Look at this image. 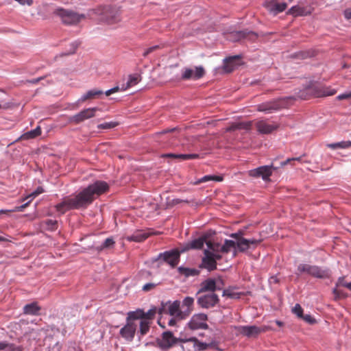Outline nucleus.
Masks as SVG:
<instances>
[{
    "label": "nucleus",
    "mask_w": 351,
    "mask_h": 351,
    "mask_svg": "<svg viewBox=\"0 0 351 351\" xmlns=\"http://www.w3.org/2000/svg\"><path fill=\"white\" fill-rule=\"evenodd\" d=\"M278 124L269 123L265 120H260L256 123V128L260 134H268L278 128Z\"/></svg>",
    "instance_id": "aec40b11"
},
{
    "label": "nucleus",
    "mask_w": 351,
    "mask_h": 351,
    "mask_svg": "<svg viewBox=\"0 0 351 351\" xmlns=\"http://www.w3.org/2000/svg\"><path fill=\"white\" fill-rule=\"evenodd\" d=\"M267 330V326H243L240 327L241 333L247 337H257L260 333L266 332Z\"/></svg>",
    "instance_id": "dca6fc26"
},
{
    "label": "nucleus",
    "mask_w": 351,
    "mask_h": 351,
    "mask_svg": "<svg viewBox=\"0 0 351 351\" xmlns=\"http://www.w3.org/2000/svg\"><path fill=\"white\" fill-rule=\"evenodd\" d=\"M204 74L205 71L202 66H195L194 69L184 67L182 70L181 79L184 80H199Z\"/></svg>",
    "instance_id": "1a4fd4ad"
},
{
    "label": "nucleus",
    "mask_w": 351,
    "mask_h": 351,
    "mask_svg": "<svg viewBox=\"0 0 351 351\" xmlns=\"http://www.w3.org/2000/svg\"><path fill=\"white\" fill-rule=\"evenodd\" d=\"M223 296H227L230 298H239L240 293L233 291L230 289H225L223 291Z\"/></svg>",
    "instance_id": "37998d69"
},
{
    "label": "nucleus",
    "mask_w": 351,
    "mask_h": 351,
    "mask_svg": "<svg viewBox=\"0 0 351 351\" xmlns=\"http://www.w3.org/2000/svg\"><path fill=\"white\" fill-rule=\"evenodd\" d=\"M206 239L204 237H200L195 239L190 242L184 244L180 249V252H184L189 250H199L202 249L204 243H207Z\"/></svg>",
    "instance_id": "a211bd4d"
},
{
    "label": "nucleus",
    "mask_w": 351,
    "mask_h": 351,
    "mask_svg": "<svg viewBox=\"0 0 351 351\" xmlns=\"http://www.w3.org/2000/svg\"><path fill=\"white\" fill-rule=\"evenodd\" d=\"M149 236V233L143 230H136L131 235L126 237V239L129 241L142 242Z\"/></svg>",
    "instance_id": "5701e85b"
},
{
    "label": "nucleus",
    "mask_w": 351,
    "mask_h": 351,
    "mask_svg": "<svg viewBox=\"0 0 351 351\" xmlns=\"http://www.w3.org/2000/svg\"><path fill=\"white\" fill-rule=\"evenodd\" d=\"M264 5L269 12L275 15L283 12L287 7L286 3H279L276 0L267 1Z\"/></svg>",
    "instance_id": "6ab92c4d"
},
{
    "label": "nucleus",
    "mask_w": 351,
    "mask_h": 351,
    "mask_svg": "<svg viewBox=\"0 0 351 351\" xmlns=\"http://www.w3.org/2000/svg\"><path fill=\"white\" fill-rule=\"evenodd\" d=\"M40 307L38 306L37 303L32 302L28 304H26L23 307V312L25 314L27 315H37L38 311H40Z\"/></svg>",
    "instance_id": "7c9ffc66"
},
{
    "label": "nucleus",
    "mask_w": 351,
    "mask_h": 351,
    "mask_svg": "<svg viewBox=\"0 0 351 351\" xmlns=\"http://www.w3.org/2000/svg\"><path fill=\"white\" fill-rule=\"evenodd\" d=\"M278 167H274L273 164L270 165H263L257 168L248 171L247 174L249 176L254 178H261L265 182L270 180V177L273 171L277 170Z\"/></svg>",
    "instance_id": "0eeeda50"
},
{
    "label": "nucleus",
    "mask_w": 351,
    "mask_h": 351,
    "mask_svg": "<svg viewBox=\"0 0 351 351\" xmlns=\"http://www.w3.org/2000/svg\"><path fill=\"white\" fill-rule=\"evenodd\" d=\"M140 332L142 335H145L147 333L149 329V322L146 319L141 320L139 322Z\"/></svg>",
    "instance_id": "4c0bfd02"
},
{
    "label": "nucleus",
    "mask_w": 351,
    "mask_h": 351,
    "mask_svg": "<svg viewBox=\"0 0 351 351\" xmlns=\"http://www.w3.org/2000/svg\"><path fill=\"white\" fill-rule=\"evenodd\" d=\"M221 287L217 286V282L214 278H208L200 284V289L198 293L204 292L214 293L216 290H220Z\"/></svg>",
    "instance_id": "412c9836"
},
{
    "label": "nucleus",
    "mask_w": 351,
    "mask_h": 351,
    "mask_svg": "<svg viewBox=\"0 0 351 351\" xmlns=\"http://www.w3.org/2000/svg\"><path fill=\"white\" fill-rule=\"evenodd\" d=\"M194 302V299L191 297H186L182 304V308L184 309L183 312L185 317L188 316L192 310V306Z\"/></svg>",
    "instance_id": "c85d7f7f"
},
{
    "label": "nucleus",
    "mask_w": 351,
    "mask_h": 351,
    "mask_svg": "<svg viewBox=\"0 0 351 351\" xmlns=\"http://www.w3.org/2000/svg\"><path fill=\"white\" fill-rule=\"evenodd\" d=\"M178 269L180 274L184 276L186 278L190 276H196L199 274V271L194 268L184 267L181 266L179 267Z\"/></svg>",
    "instance_id": "c756f323"
},
{
    "label": "nucleus",
    "mask_w": 351,
    "mask_h": 351,
    "mask_svg": "<svg viewBox=\"0 0 351 351\" xmlns=\"http://www.w3.org/2000/svg\"><path fill=\"white\" fill-rule=\"evenodd\" d=\"M159 48V45H154V46H152V47H150L149 48H147L143 53V56L144 57H146L147 56L149 53H152L153 51H154L155 50H156L157 49Z\"/></svg>",
    "instance_id": "864d4df0"
},
{
    "label": "nucleus",
    "mask_w": 351,
    "mask_h": 351,
    "mask_svg": "<svg viewBox=\"0 0 351 351\" xmlns=\"http://www.w3.org/2000/svg\"><path fill=\"white\" fill-rule=\"evenodd\" d=\"M207 249L204 250V256L202 259L200 267L207 269L209 271L217 268V261L221 258L219 253V245L214 244L208 241L206 243Z\"/></svg>",
    "instance_id": "7ed1b4c3"
},
{
    "label": "nucleus",
    "mask_w": 351,
    "mask_h": 351,
    "mask_svg": "<svg viewBox=\"0 0 351 351\" xmlns=\"http://www.w3.org/2000/svg\"><path fill=\"white\" fill-rule=\"evenodd\" d=\"M326 146L330 149H347L351 147V141H341L335 143H328Z\"/></svg>",
    "instance_id": "2f4dec72"
},
{
    "label": "nucleus",
    "mask_w": 351,
    "mask_h": 351,
    "mask_svg": "<svg viewBox=\"0 0 351 351\" xmlns=\"http://www.w3.org/2000/svg\"><path fill=\"white\" fill-rule=\"evenodd\" d=\"M261 242V239H248V244L250 245V247L251 245H253L254 247H256Z\"/></svg>",
    "instance_id": "4d7b16f0"
},
{
    "label": "nucleus",
    "mask_w": 351,
    "mask_h": 351,
    "mask_svg": "<svg viewBox=\"0 0 351 351\" xmlns=\"http://www.w3.org/2000/svg\"><path fill=\"white\" fill-rule=\"evenodd\" d=\"M181 202H184V203H189V201L187 200V199H173V204H180Z\"/></svg>",
    "instance_id": "338daca9"
},
{
    "label": "nucleus",
    "mask_w": 351,
    "mask_h": 351,
    "mask_svg": "<svg viewBox=\"0 0 351 351\" xmlns=\"http://www.w3.org/2000/svg\"><path fill=\"white\" fill-rule=\"evenodd\" d=\"M238 130H249L251 128V122H238L237 123Z\"/></svg>",
    "instance_id": "49530a36"
},
{
    "label": "nucleus",
    "mask_w": 351,
    "mask_h": 351,
    "mask_svg": "<svg viewBox=\"0 0 351 351\" xmlns=\"http://www.w3.org/2000/svg\"><path fill=\"white\" fill-rule=\"evenodd\" d=\"M43 223L45 225L46 229L49 230H55L58 228V222L56 220L47 219Z\"/></svg>",
    "instance_id": "58836bf2"
},
{
    "label": "nucleus",
    "mask_w": 351,
    "mask_h": 351,
    "mask_svg": "<svg viewBox=\"0 0 351 351\" xmlns=\"http://www.w3.org/2000/svg\"><path fill=\"white\" fill-rule=\"evenodd\" d=\"M338 100H343V99H347L351 98V91L350 92H346L343 94H340L337 96Z\"/></svg>",
    "instance_id": "5fc2aeb1"
},
{
    "label": "nucleus",
    "mask_w": 351,
    "mask_h": 351,
    "mask_svg": "<svg viewBox=\"0 0 351 351\" xmlns=\"http://www.w3.org/2000/svg\"><path fill=\"white\" fill-rule=\"evenodd\" d=\"M292 312L295 314L298 317L301 318L303 315V309L299 304H296L292 308Z\"/></svg>",
    "instance_id": "a18cd8bd"
},
{
    "label": "nucleus",
    "mask_w": 351,
    "mask_h": 351,
    "mask_svg": "<svg viewBox=\"0 0 351 351\" xmlns=\"http://www.w3.org/2000/svg\"><path fill=\"white\" fill-rule=\"evenodd\" d=\"M286 101L285 99L280 98L278 99L262 103L257 106V110L263 112L266 114L273 113L275 111L279 110L282 108H285Z\"/></svg>",
    "instance_id": "6e6552de"
},
{
    "label": "nucleus",
    "mask_w": 351,
    "mask_h": 351,
    "mask_svg": "<svg viewBox=\"0 0 351 351\" xmlns=\"http://www.w3.org/2000/svg\"><path fill=\"white\" fill-rule=\"evenodd\" d=\"M301 318L310 324H313L316 322L315 319L310 314L302 315Z\"/></svg>",
    "instance_id": "3c124183"
},
{
    "label": "nucleus",
    "mask_w": 351,
    "mask_h": 351,
    "mask_svg": "<svg viewBox=\"0 0 351 351\" xmlns=\"http://www.w3.org/2000/svg\"><path fill=\"white\" fill-rule=\"evenodd\" d=\"M41 134V129L40 126H38L34 130H30L23 134L24 138L30 139L34 138Z\"/></svg>",
    "instance_id": "e433bc0d"
},
{
    "label": "nucleus",
    "mask_w": 351,
    "mask_h": 351,
    "mask_svg": "<svg viewBox=\"0 0 351 351\" xmlns=\"http://www.w3.org/2000/svg\"><path fill=\"white\" fill-rule=\"evenodd\" d=\"M343 15L347 20H351V8L345 10Z\"/></svg>",
    "instance_id": "680f3d73"
},
{
    "label": "nucleus",
    "mask_w": 351,
    "mask_h": 351,
    "mask_svg": "<svg viewBox=\"0 0 351 351\" xmlns=\"http://www.w3.org/2000/svg\"><path fill=\"white\" fill-rule=\"evenodd\" d=\"M117 125V123L114 122H108V123H104L101 124H99L98 125V128L99 129H110L114 128Z\"/></svg>",
    "instance_id": "8fccbe9b"
},
{
    "label": "nucleus",
    "mask_w": 351,
    "mask_h": 351,
    "mask_svg": "<svg viewBox=\"0 0 351 351\" xmlns=\"http://www.w3.org/2000/svg\"><path fill=\"white\" fill-rule=\"evenodd\" d=\"M238 130L237 123H234L226 129V132H234Z\"/></svg>",
    "instance_id": "052dcab7"
},
{
    "label": "nucleus",
    "mask_w": 351,
    "mask_h": 351,
    "mask_svg": "<svg viewBox=\"0 0 351 351\" xmlns=\"http://www.w3.org/2000/svg\"><path fill=\"white\" fill-rule=\"evenodd\" d=\"M304 93L315 97H322L333 95L336 93V90L330 87L322 86L320 85H313L308 87L304 90L301 91L300 93L299 96L302 99H306L308 97L304 95Z\"/></svg>",
    "instance_id": "423d86ee"
},
{
    "label": "nucleus",
    "mask_w": 351,
    "mask_h": 351,
    "mask_svg": "<svg viewBox=\"0 0 351 351\" xmlns=\"http://www.w3.org/2000/svg\"><path fill=\"white\" fill-rule=\"evenodd\" d=\"M302 156L300 157H295V158H287L286 160L281 162L280 166L284 167L289 163H290L291 161H301Z\"/></svg>",
    "instance_id": "603ef678"
},
{
    "label": "nucleus",
    "mask_w": 351,
    "mask_h": 351,
    "mask_svg": "<svg viewBox=\"0 0 351 351\" xmlns=\"http://www.w3.org/2000/svg\"><path fill=\"white\" fill-rule=\"evenodd\" d=\"M178 341V339L175 337L170 331L164 332L160 338L157 339V343L160 348L168 349Z\"/></svg>",
    "instance_id": "4468645a"
},
{
    "label": "nucleus",
    "mask_w": 351,
    "mask_h": 351,
    "mask_svg": "<svg viewBox=\"0 0 351 351\" xmlns=\"http://www.w3.org/2000/svg\"><path fill=\"white\" fill-rule=\"evenodd\" d=\"M177 319H179L178 317H174L173 318H171L169 322H168V324L169 326H175L176 324V320Z\"/></svg>",
    "instance_id": "774afa93"
},
{
    "label": "nucleus",
    "mask_w": 351,
    "mask_h": 351,
    "mask_svg": "<svg viewBox=\"0 0 351 351\" xmlns=\"http://www.w3.org/2000/svg\"><path fill=\"white\" fill-rule=\"evenodd\" d=\"M168 312L170 315L176 317L179 319H182L185 318V315L184 312L180 310V302L174 301L172 304H171L168 307Z\"/></svg>",
    "instance_id": "4be33fe9"
},
{
    "label": "nucleus",
    "mask_w": 351,
    "mask_h": 351,
    "mask_svg": "<svg viewBox=\"0 0 351 351\" xmlns=\"http://www.w3.org/2000/svg\"><path fill=\"white\" fill-rule=\"evenodd\" d=\"M307 274L313 277L317 278H328L329 271L326 269H322L317 265H311L309 264H300L297 267V275Z\"/></svg>",
    "instance_id": "39448f33"
},
{
    "label": "nucleus",
    "mask_w": 351,
    "mask_h": 351,
    "mask_svg": "<svg viewBox=\"0 0 351 351\" xmlns=\"http://www.w3.org/2000/svg\"><path fill=\"white\" fill-rule=\"evenodd\" d=\"M219 301L218 295L214 293L206 294L197 298L198 305L204 308H209L215 306Z\"/></svg>",
    "instance_id": "9b49d317"
},
{
    "label": "nucleus",
    "mask_w": 351,
    "mask_h": 351,
    "mask_svg": "<svg viewBox=\"0 0 351 351\" xmlns=\"http://www.w3.org/2000/svg\"><path fill=\"white\" fill-rule=\"evenodd\" d=\"M141 80V75L138 73L131 74L128 76V80L126 83V85L124 84L121 88V90H125L128 88L135 86Z\"/></svg>",
    "instance_id": "bb28decb"
},
{
    "label": "nucleus",
    "mask_w": 351,
    "mask_h": 351,
    "mask_svg": "<svg viewBox=\"0 0 351 351\" xmlns=\"http://www.w3.org/2000/svg\"><path fill=\"white\" fill-rule=\"evenodd\" d=\"M250 34H252L255 38L256 37V34H254V32H245V31L237 32H235L234 36H236V39L237 40H239L241 38H247Z\"/></svg>",
    "instance_id": "79ce46f5"
},
{
    "label": "nucleus",
    "mask_w": 351,
    "mask_h": 351,
    "mask_svg": "<svg viewBox=\"0 0 351 351\" xmlns=\"http://www.w3.org/2000/svg\"><path fill=\"white\" fill-rule=\"evenodd\" d=\"M155 313H156V309L155 308L149 309L146 313L144 312L143 319L148 320V319H152L154 317Z\"/></svg>",
    "instance_id": "09e8293b"
},
{
    "label": "nucleus",
    "mask_w": 351,
    "mask_h": 351,
    "mask_svg": "<svg viewBox=\"0 0 351 351\" xmlns=\"http://www.w3.org/2000/svg\"><path fill=\"white\" fill-rule=\"evenodd\" d=\"M236 246L239 252H244L250 248L248 244V239L245 238H240L236 242Z\"/></svg>",
    "instance_id": "f704fd0d"
},
{
    "label": "nucleus",
    "mask_w": 351,
    "mask_h": 351,
    "mask_svg": "<svg viewBox=\"0 0 351 351\" xmlns=\"http://www.w3.org/2000/svg\"><path fill=\"white\" fill-rule=\"evenodd\" d=\"M104 92L98 89H91L84 94L79 99L78 102L82 103L87 99H94L103 95Z\"/></svg>",
    "instance_id": "a878e982"
},
{
    "label": "nucleus",
    "mask_w": 351,
    "mask_h": 351,
    "mask_svg": "<svg viewBox=\"0 0 351 351\" xmlns=\"http://www.w3.org/2000/svg\"><path fill=\"white\" fill-rule=\"evenodd\" d=\"M62 22L66 25H75L86 18L85 14H79L71 10L58 8L54 12Z\"/></svg>",
    "instance_id": "20e7f679"
},
{
    "label": "nucleus",
    "mask_w": 351,
    "mask_h": 351,
    "mask_svg": "<svg viewBox=\"0 0 351 351\" xmlns=\"http://www.w3.org/2000/svg\"><path fill=\"white\" fill-rule=\"evenodd\" d=\"M347 282L345 281V277H339L337 283L336 287L342 286L346 287Z\"/></svg>",
    "instance_id": "13d9d810"
},
{
    "label": "nucleus",
    "mask_w": 351,
    "mask_h": 351,
    "mask_svg": "<svg viewBox=\"0 0 351 351\" xmlns=\"http://www.w3.org/2000/svg\"><path fill=\"white\" fill-rule=\"evenodd\" d=\"M240 58V56H234L226 58L223 60V68L226 73L232 72L235 67V61Z\"/></svg>",
    "instance_id": "b1692460"
},
{
    "label": "nucleus",
    "mask_w": 351,
    "mask_h": 351,
    "mask_svg": "<svg viewBox=\"0 0 351 351\" xmlns=\"http://www.w3.org/2000/svg\"><path fill=\"white\" fill-rule=\"evenodd\" d=\"M29 202H27L21 206H16L15 209L12 210V211H22L25 208H26L28 205ZM11 212L10 210H1L0 213H7Z\"/></svg>",
    "instance_id": "de8ad7c7"
},
{
    "label": "nucleus",
    "mask_w": 351,
    "mask_h": 351,
    "mask_svg": "<svg viewBox=\"0 0 351 351\" xmlns=\"http://www.w3.org/2000/svg\"><path fill=\"white\" fill-rule=\"evenodd\" d=\"M180 253V251L178 252L177 250L166 251L163 253H160L158 256L157 260L162 259L172 267H174L179 262Z\"/></svg>",
    "instance_id": "f8f14e48"
},
{
    "label": "nucleus",
    "mask_w": 351,
    "mask_h": 351,
    "mask_svg": "<svg viewBox=\"0 0 351 351\" xmlns=\"http://www.w3.org/2000/svg\"><path fill=\"white\" fill-rule=\"evenodd\" d=\"M128 315V321L134 322L135 320L138 319L143 320L144 316V311L143 310L138 309L135 311L129 312Z\"/></svg>",
    "instance_id": "473e14b6"
},
{
    "label": "nucleus",
    "mask_w": 351,
    "mask_h": 351,
    "mask_svg": "<svg viewBox=\"0 0 351 351\" xmlns=\"http://www.w3.org/2000/svg\"><path fill=\"white\" fill-rule=\"evenodd\" d=\"M97 108H88L80 111L79 113L71 117L69 121L75 124L80 123L86 119L95 117Z\"/></svg>",
    "instance_id": "ddd939ff"
},
{
    "label": "nucleus",
    "mask_w": 351,
    "mask_h": 351,
    "mask_svg": "<svg viewBox=\"0 0 351 351\" xmlns=\"http://www.w3.org/2000/svg\"><path fill=\"white\" fill-rule=\"evenodd\" d=\"M242 235H243V232L242 231H239L237 232L231 234H230V237L237 239V241L239 240V239L243 238L241 237Z\"/></svg>",
    "instance_id": "bf43d9fd"
},
{
    "label": "nucleus",
    "mask_w": 351,
    "mask_h": 351,
    "mask_svg": "<svg viewBox=\"0 0 351 351\" xmlns=\"http://www.w3.org/2000/svg\"><path fill=\"white\" fill-rule=\"evenodd\" d=\"M43 192V189L42 188H38L36 191L33 192L29 197H35L38 194H40Z\"/></svg>",
    "instance_id": "0e129e2a"
},
{
    "label": "nucleus",
    "mask_w": 351,
    "mask_h": 351,
    "mask_svg": "<svg viewBox=\"0 0 351 351\" xmlns=\"http://www.w3.org/2000/svg\"><path fill=\"white\" fill-rule=\"evenodd\" d=\"M199 158V154H178L177 159L182 160H193Z\"/></svg>",
    "instance_id": "ea45409f"
},
{
    "label": "nucleus",
    "mask_w": 351,
    "mask_h": 351,
    "mask_svg": "<svg viewBox=\"0 0 351 351\" xmlns=\"http://www.w3.org/2000/svg\"><path fill=\"white\" fill-rule=\"evenodd\" d=\"M176 130H177L176 128H171V129H169V130H162L161 132H158L156 134V135H158V136H160V135L166 136L169 133L176 132Z\"/></svg>",
    "instance_id": "6e6d98bb"
},
{
    "label": "nucleus",
    "mask_w": 351,
    "mask_h": 351,
    "mask_svg": "<svg viewBox=\"0 0 351 351\" xmlns=\"http://www.w3.org/2000/svg\"><path fill=\"white\" fill-rule=\"evenodd\" d=\"M114 244V241L111 238H107L99 247V250L112 247Z\"/></svg>",
    "instance_id": "c03bdc74"
},
{
    "label": "nucleus",
    "mask_w": 351,
    "mask_h": 351,
    "mask_svg": "<svg viewBox=\"0 0 351 351\" xmlns=\"http://www.w3.org/2000/svg\"><path fill=\"white\" fill-rule=\"evenodd\" d=\"M223 178L222 176H216V175H206L201 178L197 179L194 182V185H198L201 183H204L207 182H221L223 181Z\"/></svg>",
    "instance_id": "393cba45"
},
{
    "label": "nucleus",
    "mask_w": 351,
    "mask_h": 351,
    "mask_svg": "<svg viewBox=\"0 0 351 351\" xmlns=\"http://www.w3.org/2000/svg\"><path fill=\"white\" fill-rule=\"evenodd\" d=\"M313 11L311 5H296L292 6L288 11L287 14L292 15L294 17L310 15Z\"/></svg>",
    "instance_id": "f3484780"
},
{
    "label": "nucleus",
    "mask_w": 351,
    "mask_h": 351,
    "mask_svg": "<svg viewBox=\"0 0 351 351\" xmlns=\"http://www.w3.org/2000/svg\"><path fill=\"white\" fill-rule=\"evenodd\" d=\"M158 285H160V282H147L142 287V291L144 292H148L153 289H154Z\"/></svg>",
    "instance_id": "a19ab883"
},
{
    "label": "nucleus",
    "mask_w": 351,
    "mask_h": 351,
    "mask_svg": "<svg viewBox=\"0 0 351 351\" xmlns=\"http://www.w3.org/2000/svg\"><path fill=\"white\" fill-rule=\"evenodd\" d=\"M109 186L104 181H96L84 188L74 196H67L55 206L57 212L62 215L70 210L86 208L95 199L108 190Z\"/></svg>",
    "instance_id": "f257e3e1"
},
{
    "label": "nucleus",
    "mask_w": 351,
    "mask_h": 351,
    "mask_svg": "<svg viewBox=\"0 0 351 351\" xmlns=\"http://www.w3.org/2000/svg\"><path fill=\"white\" fill-rule=\"evenodd\" d=\"M78 45H79V44L77 42L72 43H71L72 49L69 53H67L66 54L68 55V54L74 53L76 49L77 48Z\"/></svg>",
    "instance_id": "e2e57ef3"
},
{
    "label": "nucleus",
    "mask_w": 351,
    "mask_h": 351,
    "mask_svg": "<svg viewBox=\"0 0 351 351\" xmlns=\"http://www.w3.org/2000/svg\"><path fill=\"white\" fill-rule=\"evenodd\" d=\"M89 16L96 15L99 19L108 25L117 24L121 21V12L111 5H99L88 10Z\"/></svg>",
    "instance_id": "f03ea898"
},
{
    "label": "nucleus",
    "mask_w": 351,
    "mask_h": 351,
    "mask_svg": "<svg viewBox=\"0 0 351 351\" xmlns=\"http://www.w3.org/2000/svg\"><path fill=\"white\" fill-rule=\"evenodd\" d=\"M180 341H182V342H185V341L195 342V346L199 350H206L209 346V345L206 343L199 341L195 337H191V338L189 339L188 340L181 339Z\"/></svg>",
    "instance_id": "c9c22d12"
},
{
    "label": "nucleus",
    "mask_w": 351,
    "mask_h": 351,
    "mask_svg": "<svg viewBox=\"0 0 351 351\" xmlns=\"http://www.w3.org/2000/svg\"><path fill=\"white\" fill-rule=\"evenodd\" d=\"M207 315L204 313H198L194 315L188 323L189 328L191 330L206 329L208 328L206 324Z\"/></svg>",
    "instance_id": "9d476101"
},
{
    "label": "nucleus",
    "mask_w": 351,
    "mask_h": 351,
    "mask_svg": "<svg viewBox=\"0 0 351 351\" xmlns=\"http://www.w3.org/2000/svg\"><path fill=\"white\" fill-rule=\"evenodd\" d=\"M21 346H16L7 341H0V351H23Z\"/></svg>",
    "instance_id": "cd10ccee"
},
{
    "label": "nucleus",
    "mask_w": 351,
    "mask_h": 351,
    "mask_svg": "<svg viewBox=\"0 0 351 351\" xmlns=\"http://www.w3.org/2000/svg\"><path fill=\"white\" fill-rule=\"evenodd\" d=\"M236 247V242L232 240L226 239L224 243L219 247V253H228L230 251L231 248H234Z\"/></svg>",
    "instance_id": "72a5a7b5"
},
{
    "label": "nucleus",
    "mask_w": 351,
    "mask_h": 351,
    "mask_svg": "<svg viewBox=\"0 0 351 351\" xmlns=\"http://www.w3.org/2000/svg\"><path fill=\"white\" fill-rule=\"evenodd\" d=\"M162 156L166 157V158L177 159L178 154H172V153L165 154H163Z\"/></svg>",
    "instance_id": "69168bd1"
},
{
    "label": "nucleus",
    "mask_w": 351,
    "mask_h": 351,
    "mask_svg": "<svg viewBox=\"0 0 351 351\" xmlns=\"http://www.w3.org/2000/svg\"><path fill=\"white\" fill-rule=\"evenodd\" d=\"M137 324L133 321H128L125 326L120 330V335L128 341H132L134 339L136 328Z\"/></svg>",
    "instance_id": "2eb2a0df"
}]
</instances>
